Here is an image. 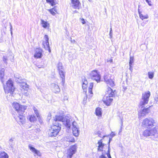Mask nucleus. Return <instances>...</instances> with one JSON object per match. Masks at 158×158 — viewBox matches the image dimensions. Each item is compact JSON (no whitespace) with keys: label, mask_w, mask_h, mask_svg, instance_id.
Here are the masks:
<instances>
[{"label":"nucleus","mask_w":158,"mask_h":158,"mask_svg":"<svg viewBox=\"0 0 158 158\" xmlns=\"http://www.w3.org/2000/svg\"><path fill=\"white\" fill-rule=\"evenodd\" d=\"M71 119L70 116L67 115L64 117L63 115H56L54 118L55 122L53 123V125L52 127L48 131L49 136H56L60 131L61 124L57 122V121L62 122L68 129H70L71 127Z\"/></svg>","instance_id":"obj_1"},{"label":"nucleus","mask_w":158,"mask_h":158,"mask_svg":"<svg viewBox=\"0 0 158 158\" xmlns=\"http://www.w3.org/2000/svg\"><path fill=\"white\" fill-rule=\"evenodd\" d=\"M13 108L17 111L18 116L15 119L19 124L23 125L25 122V117L23 115L25 110L27 109V106H22L17 102H14L12 105Z\"/></svg>","instance_id":"obj_2"},{"label":"nucleus","mask_w":158,"mask_h":158,"mask_svg":"<svg viewBox=\"0 0 158 158\" xmlns=\"http://www.w3.org/2000/svg\"><path fill=\"white\" fill-rule=\"evenodd\" d=\"M114 91L110 87H108L106 90L105 96L103 99V102L107 106H110L113 99L111 97H113L114 95Z\"/></svg>","instance_id":"obj_3"},{"label":"nucleus","mask_w":158,"mask_h":158,"mask_svg":"<svg viewBox=\"0 0 158 158\" xmlns=\"http://www.w3.org/2000/svg\"><path fill=\"white\" fill-rule=\"evenodd\" d=\"M152 136L154 138L158 139V127H155L151 129L145 130L141 135V137L143 139V137Z\"/></svg>","instance_id":"obj_4"},{"label":"nucleus","mask_w":158,"mask_h":158,"mask_svg":"<svg viewBox=\"0 0 158 158\" xmlns=\"http://www.w3.org/2000/svg\"><path fill=\"white\" fill-rule=\"evenodd\" d=\"M3 88L6 93H10V94L12 95L14 91V87L13 82L10 79L7 81L6 85L4 83H2Z\"/></svg>","instance_id":"obj_5"},{"label":"nucleus","mask_w":158,"mask_h":158,"mask_svg":"<svg viewBox=\"0 0 158 158\" xmlns=\"http://www.w3.org/2000/svg\"><path fill=\"white\" fill-rule=\"evenodd\" d=\"M150 95V92L149 91L143 93L141 98L139 104V106H141L142 108L146 104H148Z\"/></svg>","instance_id":"obj_6"},{"label":"nucleus","mask_w":158,"mask_h":158,"mask_svg":"<svg viewBox=\"0 0 158 158\" xmlns=\"http://www.w3.org/2000/svg\"><path fill=\"white\" fill-rule=\"evenodd\" d=\"M89 78L95 81L97 83L101 81V76L97 70H94L92 71L88 74Z\"/></svg>","instance_id":"obj_7"},{"label":"nucleus","mask_w":158,"mask_h":158,"mask_svg":"<svg viewBox=\"0 0 158 158\" xmlns=\"http://www.w3.org/2000/svg\"><path fill=\"white\" fill-rule=\"evenodd\" d=\"M155 120L152 118H149L143 120L142 125L145 127L150 128L155 126Z\"/></svg>","instance_id":"obj_8"},{"label":"nucleus","mask_w":158,"mask_h":158,"mask_svg":"<svg viewBox=\"0 0 158 158\" xmlns=\"http://www.w3.org/2000/svg\"><path fill=\"white\" fill-rule=\"evenodd\" d=\"M57 68L58 70L59 73L60 77L62 79V81L61 82V84L62 86H63L64 85L65 81V73L62 70L63 66H62V64L60 62L58 63L57 65Z\"/></svg>","instance_id":"obj_9"},{"label":"nucleus","mask_w":158,"mask_h":158,"mask_svg":"<svg viewBox=\"0 0 158 158\" xmlns=\"http://www.w3.org/2000/svg\"><path fill=\"white\" fill-rule=\"evenodd\" d=\"M77 146L76 145H74L70 147V148L68 150L67 152V157L71 158L74 154L76 151Z\"/></svg>","instance_id":"obj_10"},{"label":"nucleus","mask_w":158,"mask_h":158,"mask_svg":"<svg viewBox=\"0 0 158 158\" xmlns=\"http://www.w3.org/2000/svg\"><path fill=\"white\" fill-rule=\"evenodd\" d=\"M111 75L109 74H106L104 76V81L107 85L112 87L114 85V81L110 78Z\"/></svg>","instance_id":"obj_11"},{"label":"nucleus","mask_w":158,"mask_h":158,"mask_svg":"<svg viewBox=\"0 0 158 158\" xmlns=\"http://www.w3.org/2000/svg\"><path fill=\"white\" fill-rule=\"evenodd\" d=\"M77 123L75 121L72 123L73 133V135L76 137L78 136L80 133L79 128L77 127Z\"/></svg>","instance_id":"obj_12"},{"label":"nucleus","mask_w":158,"mask_h":158,"mask_svg":"<svg viewBox=\"0 0 158 158\" xmlns=\"http://www.w3.org/2000/svg\"><path fill=\"white\" fill-rule=\"evenodd\" d=\"M42 56V50L40 48H38L36 49L35 52L34 54L35 58H40Z\"/></svg>","instance_id":"obj_13"},{"label":"nucleus","mask_w":158,"mask_h":158,"mask_svg":"<svg viewBox=\"0 0 158 158\" xmlns=\"http://www.w3.org/2000/svg\"><path fill=\"white\" fill-rule=\"evenodd\" d=\"M150 106L147 108H144L142 110H141L139 112V116L141 117L144 116L148 113V110Z\"/></svg>","instance_id":"obj_14"},{"label":"nucleus","mask_w":158,"mask_h":158,"mask_svg":"<svg viewBox=\"0 0 158 158\" xmlns=\"http://www.w3.org/2000/svg\"><path fill=\"white\" fill-rule=\"evenodd\" d=\"M28 148L30 150L35 154L38 156H40L41 155V153L40 151L36 149L35 148L32 147L31 145L29 144L28 146Z\"/></svg>","instance_id":"obj_15"},{"label":"nucleus","mask_w":158,"mask_h":158,"mask_svg":"<svg viewBox=\"0 0 158 158\" xmlns=\"http://www.w3.org/2000/svg\"><path fill=\"white\" fill-rule=\"evenodd\" d=\"M51 87L55 93H58L60 92V88L57 84L54 83L52 84Z\"/></svg>","instance_id":"obj_16"},{"label":"nucleus","mask_w":158,"mask_h":158,"mask_svg":"<svg viewBox=\"0 0 158 158\" xmlns=\"http://www.w3.org/2000/svg\"><path fill=\"white\" fill-rule=\"evenodd\" d=\"M44 39H45V44L47 46V48L48 50V51L49 52H51V50L50 48V47L49 46V43L48 42L49 38L48 37V35H45L44 36ZM43 45L44 46V43L43 42Z\"/></svg>","instance_id":"obj_17"},{"label":"nucleus","mask_w":158,"mask_h":158,"mask_svg":"<svg viewBox=\"0 0 158 158\" xmlns=\"http://www.w3.org/2000/svg\"><path fill=\"white\" fill-rule=\"evenodd\" d=\"M71 2L73 4V7L74 9H79V5L80 2L78 0H71Z\"/></svg>","instance_id":"obj_18"},{"label":"nucleus","mask_w":158,"mask_h":158,"mask_svg":"<svg viewBox=\"0 0 158 158\" xmlns=\"http://www.w3.org/2000/svg\"><path fill=\"white\" fill-rule=\"evenodd\" d=\"M4 71L5 69L4 68H1L0 70V78L2 83L4 82Z\"/></svg>","instance_id":"obj_19"},{"label":"nucleus","mask_w":158,"mask_h":158,"mask_svg":"<svg viewBox=\"0 0 158 158\" xmlns=\"http://www.w3.org/2000/svg\"><path fill=\"white\" fill-rule=\"evenodd\" d=\"M98 151H101L102 150L104 144L102 143V139L99 140L98 142Z\"/></svg>","instance_id":"obj_20"},{"label":"nucleus","mask_w":158,"mask_h":158,"mask_svg":"<svg viewBox=\"0 0 158 158\" xmlns=\"http://www.w3.org/2000/svg\"><path fill=\"white\" fill-rule=\"evenodd\" d=\"M65 140L66 141L69 142H75L74 139L72 136L69 135L67 136L65 138Z\"/></svg>","instance_id":"obj_21"},{"label":"nucleus","mask_w":158,"mask_h":158,"mask_svg":"<svg viewBox=\"0 0 158 158\" xmlns=\"http://www.w3.org/2000/svg\"><path fill=\"white\" fill-rule=\"evenodd\" d=\"M138 13L139 15V16L141 19L143 20V19H147L148 18V16L147 15H143L141 14V12L139 11V9L138 10Z\"/></svg>","instance_id":"obj_22"},{"label":"nucleus","mask_w":158,"mask_h":158,"mask_svg":"<svg viewBox=\"0 0 158 158\" xmlns=\"http://www.w3.org/2000/svg\"><path fill=\"white\" fill-rule=\"evenodd\" d=\"M95 114L97 116H101L102 115L101 108L100 107L97 108L96 109Z\"/></svg>","instance_id":"obj_23"},{"label":"nucleus","mask_w":158,"mask_h":158,"mask_svg":"<svg viewBox=\"0 0 158 158\" xmlns=\"http://www.w3.org/2000/svg\"><path fill=\"white\" fill-rule=\"evenodd\" d=\"M41 24L42 25L43 27L45 28H46L49 25V23H48L47 22L45 21L42 19H41Z\"/></svg>","instance_id":"obj_24"},{"label":"nucleus","mask_w":158,"mask_h":158,"mask_svg":"<svg viewBox=\"0 0 158 158\" xmlns=\"http://www.w3.org/2000/svg\"><path fill=\"white\" fill-rule=\"evenodd\" d=\"M8 154L4 152H1L0 153V158H8Z\"/></svg>","instance_id":"obj_25"},{"label":"nucleus","mask_w":158,"mask_h":158,"mask_svg":"<svg viewBox=\"0 0 158 158\" xmlns=\"http://www.w3.org/2000/svg\"><path fill=\"white\" fill-rule=\"evenodd\" d=\"M94 84L93 82L90 83L89 84V86L88 89V92L89 93H90V94H92V89L93 87Z\"/></svg>","instance_id":"obj_26"},{"label":"nucleus","mask_w":158,"mask_h":158,"mask_svg":"<svg viewBox=\"0 0 158 158\" xmlns=\"http://www.w3.org/2000/svg\"><path fill=\"white\" fill-rule=\"evenodd\" d=\"M29 118V121L31 122H34L36 120V118L34 115H30Z\"/></svg>","instance_id":"obj_27"},{"label":"nucleus","mask_w":158,"mask_h":158,"mask_svg":"<svg viewBox=\"0 0 158 158\" xmlns=\"http://www.w3.org/2000/svg\"><path fill=\"white\" fill-rule=\"evenodd\" d=\"M14 140L12 138H11L9 141V143L10 147L12 148H13L14 143H13Z\"/></svg>","instance_id":"obj_28"},{"label":"nucleus","mask_w":158,"mask_h":158,"mask_svg":"<svg viewBox=\"0 0 158 158\" xmlns=\"http://www.w3.org/2000/svg\"><path fill=\"white\" fill-rule=\"evenodd\" d=\"M149 78L150 79H152L154 77V73L152 72H148V73Z\"/></svg>","instance_id":"obj_29"},{"label":"nucleus","mask_w":158,"mask_h":158,"mask_svg":"<svg viewBox=\"0 0 158 158\" xmlns=\"http://www.w3.org/2000/svg\"><path fill=\"white\" fill-rule=\"evenodd\" d=\"M22 88V89H23L24 90V91H27L28 89V85L27 84L26 85H23V86L21 87ZM26 94H27V92H25Z\"/></svg>","instance_id":"obj_30"},{"label":"nucleus","mask_w":158,"mask_h":158,"mask_svg":"<svg viewBox=\"0 0 158 158\" xmlns=\"http://www.w3.org/2000/svg\"><path fill=\"white\" fill-rule=\"evenodd\" d=\"M20 77H21V76L19 75V74H15L14 77L15 78V81H19L18 79Z\"/></svg>","instance_id":"obj_31"},{"label":"nucleus","mask_w":158,"mask_h":158,"mask_svg":"<svg viewBox=\"0 0 158 158\" xmlns=\"http://www.w3.org/2000/svg\"><path fill=\"white\" fill-rule=\"evenodd\" d=\"M134 57H133L130 56V61L129 62V64L131 65L134 62Z\"/></svg>","instance_id":"obj_32"},{"label":"nucleus","mask_w":158,"mask_h":158,"mask_svg":"<svg viewBox=\"0 0 158 158\" xmlns=\"http://www.w3.org/2000/svg\"><path fill=\"white\" fill-rule=\"evenodd\" d=\"M87 95H85V96L84 97L83 103L85 104L86 103V101L87 99Z\"/></svg>","instance_id":"obj_33"},{"label":"nucleus","mask_w":158,"mask_h":158,"mask_svg":"<svg viewBox=\"0 0 158 158\" xmlns=\"http://www.w3.org/2000/svg\"><path fill=\"white\" fill-rule=\"evenodd\" d=\"M7 57L5 56H3V61L4 62V63L6 64H7Z\"/></svg>","instance_id":"obj_34"},{"label":"nucleus","mask_w":158,"mask_h":158,"mask_svg":"<svg viewBox=\"0 0 158 158\" xmlns=\"http://www.w3.org/2000/svg\"><path fill=\"white\" fill-rule=\"evenodd\" d=\"M112 30L111 27L109 33V35L110 39H111L112 38Z\"/></svg>","instance_id":"obj_35"},{"label":"nucleus","mask_w":158,"mask_h":158,"mask_svg":"<svg viewBox=\"0 0 158 158\" xmlns=\"http://www.w3.org/2000/svg\"><path fill=\"white\" fill-rule=\"evenodd\" d=\"M18 81H16L18 83H21L22 81L23 80L22 77H20L19 78H18Z\"/></svg>","instance_id":"obj_36"},{"label":"nucleus","mask_w":158,"mask_h":158,"mask_svg":"<svg viewBox=\"0 0 158 158\" xmlns=\"http://www.w3.org/2000/svg\"><path fill=\"white\" fill-rule=\"evenodd\" d=\"M108 150L107 151V156L108 157V158L110 157H111V156L110 154V148H108Z\"/></svg>","instance_id":"obj_37"},{"label":"nucleus","mask_w":158,"mask_h":158,"mask_svg":"<svg viewBox=\"0 0 158 158\" xmlns=\"http://www.w3.org/2000/svg\"><path fill=\"white\" fill-rule=\"evenodd\" d=\"M34 112H35V114L36 115L37 117L38 118H39V117H40V115H39V111H38V110H36L35 111H34Z\"/></svg>","instance_id":"obj_38"},{"label":"nucleus","mask_w":158,"mask_h":158,"mask_svg":"<svg viewBox=\"0 0 158 158\" xmlns=\"http://www.w3.org/2000/svg\"><path fill=\"white\" fill-rule=\"evenodd\" d=\"M20 84V86L21 87H22L23 85H27L26 83L23 81H22V83Z\"/></svg>","instance_id":"obj_39"},{"label":"nucleus","mask_w":158,"mask_h":158,"mask_svg":"<svg viewBox=\"0 0 158 158\" xmlns=\"http://www.w3.org/2000/svg\"><path fill=\"white\" fill-rule=\"evenodd\" d=\"M49 11H50L51 13L53 15H54L56 14L55 13L53 10L52 9H50L49 10Z\"/></svg>","instance_id":"obj_40"},{"label":"nucleus","mask_w":158,"mask_h":158,"mask_svg":"<svg viewBox=\"0 0 158 158\" xmlns=\"http://www.w3.org/2000/svg\"><path fill=\"white\" fill-rule=\"evenodd\" d=\"M51 113H49L48 115L47 118V119L48 120H49L51 119Z\"/></svg>","instance_id":"obj_41"},{"label":"nucleus","mask_w":158,"mask_h":158,"mask_svg":"<svg viewBox=\"0 0 158 158\" xmlns=\"http://www.w3.org/2000/svg\"><path fill=\"white\" fill-rule=\"evenodd\" d=\"M10 33H11V35H12V26L11 24L10 23Z\"/></svg>","instance_id":"obj_42"},{"label":"nucleus","mask_w":158,"mask_h":158,"mask_svg":"<svg viewBox=\"0 0 158 158\" xmlns=\"http://www.w3.org/2000/svg\"><path fill=\"white\" fill-rule=\"evenodd\" d=\"M112 137H111V138H110L109 139V141L108 143V147L109 148H110V143L111 141L112 140Z\"/></svg>","instance_id":"obj_43"},{"label":"nucleus","mask_w":158,"mask_h":158,"mask_svg":"<svg viewBox=\"0 0 158 158\" xmlns=\"http://www.w3.org/2000/svg\"><path fill=\"white\" fill-rule=\"evenodd\" d=\"M85 81H87L86 78L85 77H83L82 78V82H84Z\"/></svg>","instance_id":"obj_44"},{"label":"nucleus","mask_w":158,"mask_h":158,"mask_svg":"<svg viewBox=\"0 0 158 158\" xmlns=\"http://www.w3.org/2000/svg\"><path fill=\"white\" fill-rule=\"evenodd\" d=\"M88 84V82L87 81H85L84 82H82V84L87 85Z\"/></svg>","instance_id":"obj_45"},{"label":"nucleus","mask_w":158,"mask_h":158,"mask_svg":"<svg viewBox=\"0 0 158 158\" xmlns=\"http://www.w3.org/2000/svg\"><path fill=\"white\" fill-rule=\"evenodd\" d=\"M129 66H130V67L129 68V69L131 71H132V70L133 69L132 68V64L129 65Z\"/></svg>","instance_id":"obj_46"},{"label":"nucleus","mask_w":158,"mask_h":158,"mask_svg":"<svg viewBox=\"0 0 158 158\" xmlns=\"http://www.w3.org/2000/svg\"><path fill=\"white\" fill-rule=\"evenodd\" d=\"M87 87V85L82 84V88L83 89H85Z\"/></svg>","instance_id":"obj_47"},{"label":"nucleus","mask_w":158,"mask_h":158,"mask_svg":"<svg viewBox=\"0 0 158 158\" xmlns=\"http://www.w3.org/2000/svg\"><path fill=\"white\" fill-rule=\"evenodd\" d=\"M81 20L82 21V24H84L85 23V20L84 19L82 18L81 19Z\"/></svg>","instance_id":"obj_48"},{"label":"nucleus","mask_w":158,"mask_h":158,"mask_svg":"<svg viewBox=\"0 0 158 158\" xmlns=\"http://www.w3.org/2000/svg\"><path fill=\"white\" fill-rule=\"evenodd\" d=\"M99 158H107V157L106 156H105L103 155H101L100 156Z\"/></svg>","instance_id":"obj_49"},{"label":"nucleus","mask_w":158,"mask_h":158,"mask_svg":"<svg viewBox=\"0 0 158 158\" xmlns=\"http://www.w3.org/2000/svg\"><path fill=\"white\" fill-rule=\"evenodd\" d=\"M71 41L72 43H75L76 41L74 40H72V38H71Z\"/></svg>","instance_id":"obj_50"},{"label":"nucleus","mask_w":158,"mask_h":158,"mask_svg":"<svg viewBox=\"0 0 158 158\" xmlns=\"http://www.w3.org/2000/svg\"><path fill=\"white\" fill-rule=\"evenodd\" d=\"M110 135L112 136L111 137H113L114 136L115 134L113 132H112L110 134Z\"/></svg>","instance_id":"obj_51"},{"label":"nucleus","mask_w":158,"mask_h":158,"mask_svg":"<svg viewBox=\"0 0 158 158\" xmlns=\"http://www.w3.org/2000/svg\"><path fill=\"white\" fill-rule=\"evenodd\" d=\"M33 110H34V111H35L36 110H37V109L35 107H34H34H33Z\"/></svg>","instance_id":"obj_52"},{"label":"nucleus","mask_w":158,"mask_h":158,"mask_svg":"<svg viewBox=\"0 0 158 158\" xmlns=\"http://www.w3.org/2000/svg\"><path fill=\"white\" fill-rule=\"evenodd\" d=\"M100 132L99 131H98L95 132V133L96 134H97L98 135V134H99Z\"/></svg>","instance_id":"obj_53"},{"label":"nucleus","mask_w":158,"mask_h":158,"mask_svg":"<svg viewBox=\"0 0 158 158\" xmlns=\"http://www.w3.org/2000/svg\"><path fill=\"white\" fill-rule=\"evenodd\" d=\"M68 98L67 96L64 97V100H68Z\"/></svg>","instance_id":"obj_54"},{"label":"nucleus","mask_w":158,"mask_h":158,"mask_svg":"<svg viewBox=\"0 0 158 158\" xmlns=\"http://www.w3.org/2000/svg\"><path fill=\"white\" fill-rule=\"evenodd\" d=\"M151 2H148V5L149 6H152V4H151Z\"/></svg>","instance_id":"obj_55"},{"label":"nucleus","mask_w":158,"mask_h":158,"mask_svg":"<svg viewBox=\"0 0 158 158\" xmlns=\"http://www.w3.org/2000/svg\"><path fill=\"white\" fill-rule=\"evenodd\" d=\"M146 2L148 3V2H151V0H145Z\"/></svg>","instance_id":"obj_56"},{"label":"nucleus","mask_w":158,"mask_h":158,"mask_svg":"<svg viewBox=\"0 0 158 158\" xmlns=\"http://www.w3.org/2000/svg\"><path fill=\"white\" fill-rule=\"evenodd\" d=\"M98 136L100 137H102V135H101V132H100V133L98 134Z\"/></svg>","instance_id":"obj_57"},{"label":"nucleus","mask_w":158,"mask_h":158,"mask_svg":"<svg viewBox=\"0 0 158 158\" xmlns=\"http://www.w3.org/2000/svg\"><path fill=\"white\" fill-rule=\"evenodd\" d=\"M105 136H105V135H104V136H103L102 138H104Z\"/></svg>","instance_id":"obj_58"},{"label":"nucleus","mask_w":158,"mask_h":158,"mask_svg":"<svg viewBox=\"0 0 158 158\" xmlns=\"http://www.w3.org/2000/svg\"><path fill=\"white\" fill-rule=\"evenodd\" d=\"M88 1H89V2H91V1H92V0H88Z\"/></svg>","instance_id":"obj_59"},{"label":"nucleus","mask_w":158,"mask_h":158,"mask_svg":"<svg viewBox=\"0 0 158 158\" xmlns=\"http://www.w3.org/2000/svg\"><path fill=\"white\" fill-rule=\"evenodd\" d=\"M148 22V20H147V21H146V23L147 22Z\"/></svg>","instance_id":"obj_60"},{"label":"nucleus","mask_w":158,"mask_h":158,"mask_svg":"<svg viewBox=\"0 0 158 158\" xmlns=\"http://www.w3.org/2000/svg\"><path fill=\"white\" fill-rule=\"evenodd\" d=\"M108 158H111V157H109Z\"/></svg>","instance_id":"obj_61"},{"label":"nucleus","mask_w":158,"mask_h":158,"mask_svg":"<svg viewBox=\"0 0 158 158\" xmlns=\"http://www.w3.org/2000/svg\"><path fill=\"white\" fill-rule=\"evenodd\" d=\"M110 61L112 62V60H110Z\"/></svg>","instance_id":"obj_62"}]
</instances>
